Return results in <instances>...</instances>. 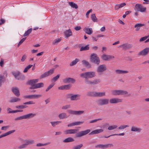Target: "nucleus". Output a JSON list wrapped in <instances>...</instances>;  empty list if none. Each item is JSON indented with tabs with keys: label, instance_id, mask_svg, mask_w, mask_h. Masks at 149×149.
Returning a JSON list of instances; mask_svg holds the SVG:
<instances>
[{
	"label": "nucleus",
	"instance_id": "nucleus-54",
	"mask_svg": "<svg viewBox=\"0 0 149 149\" xmlns=\"http://www.w3.org/2000/svg\"><path fill=\"white\" fill-rule=\"evenodd\" d=\"M54 84L52 83L47 88L45 91L46 92H47L49 89L52 88L54 85Z\"/></svg>",
	"mask_w": 149,
	"mask_h": 149
},
{
	"label": "nucleus",
	"instance_id": "nucleus-5",
	"mask_svg": "<svg viewBox=\"0 0 149 149\" xmlns=\"http://www.w3.org/2000/svg\"><path fill=\"white\" fill-rule=\"evenodd\" d=\"M12 74L16 79L19 80H24L25 79V76L21 74V73L19 71H14L12 72Z\"/></svg>",
	"mask_w": 149,
	"mask_h": 149
},
{
	"label": "nucleus",
	"instance_id": "nucleus-41",
	"mask_svg": "<svg viewBox=\"0 0 149 149\" xmlns=\"http://www.w3.org/2000/svg\"><path fill=\"white\" fill-rule=\"evenodd\" d=\"M32 29L30 28L23 35V36L25 37L29 35L32 31Z\"/></svg>",
	"mask_w": 149,
	"mask_h": 149
},
{
	"label": "nucleus",
	"instance_id": "nucleus-27",
	"mask_svg": "<svg viewBox=\"0 0 149 149\" xmlns=\"http://www.w3.org/2000/svg\"><path fill=\"white\" fill-rule=\"evenodd\" d=\"M84 31L85 33L88 35H90L93 33V30L91 28H85L84 29Z\"/></svg>",
	"mask_w": 149,
	"mask_h": 149
},
{
	"label": "nucleus",
	"instance_id": "nucleus-45",
	"mask_svg": "<svg viewBox=\"0 0 149 149\" xmlns=\"http://www.w3.org/2000/svg\"><path fill=\"white\" fill-rule=\"evenodd\" d=\"M50 144V143H38L36 145V146L37 147H40L42 146H46Z\"/></svg>",
	"mask_w": 149,
	"mask_h": 149
},
{
	"label": "nucleus",
	"instance_id": "nucleus-25",
	"mask_svg": "<svg viewBox=\"0 0 149 149\" xmlns=\"http://www.w3.org/2000/svg\"><path fill=\"white\" fill-rule=\"evenodd\" d=\"M15 130H12L9 131L8 132H6V133L2 134L1 135H0V139L3 137L7 136L11 134V133L14 132H15Z\"/></svg>",
	"mask_w": 149,
	"mask_h": 149
},
{
	"label": "nucleus",
	"instance_id": "nucleus-38",
	"mask_svg": "<svg viewBox=\"0 0 149 149\" xmlns=\"http://www.w3.org/2000/svg\"><path fill=\"white\" fill-rule=\"evenodd\" d=\"M44 86V84L43 83L41 82L37 83L36 84L35 86L36 89L40 88Z\"/></svg>",
	"mask_w": 149,
	"mask_h": 149
},
{
	"label": "nucleus",
	"instance_id": "nucleus-51",
	"mask_svg": "<svg viewBox=\"0 0 149 149\" xmlns=\"http://www.w3.org/2000/svg\"><path fill=\"white\" fill-rule=\"evenodd\" d=\"M71 106L70 105L68 104L63 106L62 107V109L66 110L70 108Z\"/></svg>",
	"mask_w": 149,
	"mask_h": 149
},
{
	"label": "nucleus",
	"instance_id": "nucleus-58",
	"mask_svg": "<svg viewBox=\"0 0 149 149\" xmlns=\"http://www.w3.org/2000/svg\"><path fill=\"white\" fill-rule=\"evenodd\" d=\"M102 59L104 61L107 60V55L105 54L103 55L102 56Z\"/></svg>",
	"mask_w": 149,
	"mask_h": 149
},
{
	"label": "nucleus",
	"instance_id": "nucleus-55",
	"mask_svg": "<svg viewBox=\"0 0 149 149\" xmlns=\"http://www.w3.org/2000/svg\"><path fill=\"white\" fill-rule=\"evenodd\" d=\"M129 126L127 125H121L118 128L119 130H121L123 129H124L126 127H128Z\"/></svg>",
	"mask_w": 149,
	"mask_h": 149
},
{
	"label": "nucleus",
	"instance_id": "nucleus-16",
	"mask_svg": "<svg viewBox=\"0 0 149 149\" xmlns=\"http://www.w3.org/2000/svg\"><path fill=\"white\" fill-rule=\"evenodd\" d=\"M80 95L79 94H73L71 98V100L77 101L80 99Z\"/></svg>",
	"mask_w": 149,
	"mask_h": 149
},
{
	"label": "nucleus",
	"instance_id": "nucleus-57",
	"mask_svg": "<svg viewBox=\"0 0 149 149\" xmlns=\"http://www.w3.org/2000/svg\"><path fill=\"white\" fill-rule=\"evenodd\" d=\"M83 146L82 144H80L74 147L73 149H80Z\"/></svg>",
	"mask_w": 149,
	"mask_h": 149
},
{
	"label": "nucleus",
	"instance_id": "nucleus-36",
	"mask_svg": "<svg viewBox=\"0 0 149 149\" xmlns=\"http://www.w3.org/2000/svg\"><path fill=\"white\" fill-rule=\"evenodd\" d=\"M79 61V59L76 58L75 59L73 60L71 63L70 64V65L71 66H73L75 65Z\"/></svg>",
	"mask_w": 149,
	"mask_h": 149
},
{
	"label": "nucleus",
	"instance_id": "nucleus-40",
	"mask_svg": "<svg viewBox=\"0 0 149 149\" xmlns=\"http://www.w3.org/2000/svg\"><path fill=\"white\" fill-rule=\"evenodd\" d=\"M91 18L92 21L94 22H97V20L95 14H92L91 16Z\"/></svg>",
	"mask_w": 149,
	"mask_h": 149
},
{
	"label": "nucleus",
	"instance_id": "nucleus-34",
	"mask_svg": "<svg viewBox=\"0 0 149 149\" xmlns=\"http://www.w3.org/2000/svg\"><path fill=\"white\" fill-rule=\"evenodd\" d=\"M68 3L73 8H75V9H77L78 8V6L77 4L74 3L73 2H68Z\"/></svg>",
	"mask_w": 149,
	"mask_h": 149
},
{
	"label": "nucleus",
	"instance_id": "nucleus-39",
	"mask_svg": "<svg viewBox=\"0 0 149 149\" xmlns=\"http://www.w3.org/2000/svg\"><path fill=\"white\" fill-rule=\"evenodd\" d=\"M100 81L99 79H97L93 81H91V85H94L97 84L98 83H100Z\"/></svg>",
	"mask_w": 149,
	"mask_h": 149
},
{
	"label": "nucleus",
	"instance_id": "nucleus-53",
	"mask_svg": "<svg viewBox=\"0 0 149 149\" xmlns=\"http://www.w3.org/2000/svg\"><path fill=\"white\" fill-rule=\"evenodd\" d=\"M84 121H79L73 122L74 126L78 125L81 124L83 123Z\"/></svg>",
	"mask_w": 149,
	"mask_h": 149
},
{
	"label": "nucleus",
	"instance_id": "nucleus-42",
	"mask_svg": "<svg viewBox=\"0 0 149 149\" xmlns=\"http://www.w3.org/2000/svg\"><path fill=\"white\" fill-rule=\"evenodd\" d=\"M124 135L125 133H123L118 134H111L107 136H104L103 137L105 138H108V137L113 136H124Z\"/></svg>",
	"mask_w": 149,
	"mask_h": 149
},
{
	"label": "nucleus",
	"instance_id": "nucleus-52",
	"mask_svg": "<svg viewBox=\"0 0 149 149\" xmlns=\"http://www.w3.org/2000/svg\"><path fill=\"white\" fill-rule=\"evenodd\" d=\"M113 145L112 144H107L104 145V149H105L109 147H113Z\"/></svg>",
	"mask_w": 149,
	"mask_h": 149
},
{
	"label": "nucleus",
	"instance_id": "nucleus-23",
	"mask_svg": "<svg viewBox=\"0 0 149 149\" xmlns=\"http://www.w3.org/2000/svg\"><path fill=\"white\" fill-rule=\"evenodd\" d=\"M142 130L141 129L137 127L134 126H132L131 129V131L134 132H140Z\"/></svg>",
	"mask_w": 149,
	"mask_h": 149
},
{
	"label": "nucleus",
	"instance_id": "nucleus-28",
	"mask_svg": "<svg viewBox=\"0 0 149 149\" xmlns=\"http://www.w3.org/2000/svg\"><path fill=\"white\" fill-rule=\"evenodd\" d=\"M144 24L137 23L135 24L134 26V28H136L135 30L136 31L139 30L140 27L141 26H144Z\"/></svg>",
	"mask_w": 149,
	"mask_h": 149
},
{
	"label": "nucleus",
	"instance_id": "nucleus-14",
	"mask_svg": "<svg viewBox=\"0 0 149 149\" xmlns=\"http://www.w3.org/2000/svg\"><path fill=\"white\" fill-rule=\"evenodd\" d=\"M149 52V48L146 47L142 51L140 52L138 54V55L142 56H146L148 54Z\"/></svg>",
	"mask_w": 149,
	"mask_h": 149
},
{
	"label": "nucleus",
	"instance_id": "nucleus-32",
	"mask_svg": "<svg viewBox=\"0 0 149 149\" xmlns=\"http://www.w3.org/2000/svg\"><path fill=\"white\" fill-rule=\"evenodd\" d=\"M96 97H101L104 96L106 95L105 93V92H96Z\"/></svg>",
	"mask_w": 149,
	"mask_h": 149
},
{
	"label": "nucleus",
	"instance_id": "nucleus-49",
	"mask_svg": "<svg viewBox=\"0 0 149 149\" xmlns=\"http://www.w3.org/2000/svg\"><path fill=\"white\" fill-rule=\"evenodd\" d=\"M33 66L32 65H30L26 67L24 70V72H27L28 70L31 68Z\"/></svg>",
	"mask_w": 149,
	"mask_h": 149
},
{
	"label": "nucleus",
	"instance_id": "nucleus-24",
	"mask_svg": "<svg viewBox=\"0 0 149 149\" xmlns=\"http://www.w3.org/2000/svg\"><path fill=\"white\" fill-rule=\"evenodd\" d=\"M24 142L25 143V144L26 146L29 145L33 144L35 143L34 140L30 139L24 140Z\"/></svg>",
	"mask_w": 149,
	"mask_h": 149
},
{
	"label": "nucleus",
	"instance_id": "nucleus-17",
	"mask_svg": "<svg viewBox=\"0 0 149 149\" xmlns=\"http://www.w3.org/2000/svg\"><path fill=\"white\" fill-rule=\"evenodd\" d=\"M82 64L87 68L90 69L92 68V65L88 61L85 60H83L82 61Z\"/></svg>",
	"mask_w": 149,
	"mask_h": 149
},
{
	"label": "nucleus",
	"instance_id": "nucleus-18",
	"mask_svg": "<svg viewBox=\"0 0 149 149\" xmlns=\"http://www.w3.org/2000/svg\"><path fill=\"white\" fill-rule=\"evenodd\" d=\"M12 91L13 93L16 96L18 97L20 95V93H19V91L17 88H12Z\"/></svg>",
	"mask_w": 149,
	"mask_h": 149
},
{
	"label": "nucleus",
	"instance_id": "nucleus-29",
	"mask_svg": "<svg viewBox=\"0 0 149 149\" xmlns=\"http://www.w3.org/2000/svg\"><path fill=\"white\" fill-rule=\"evenodd\" d=\"M115 71L117 73L119 74H125L129 72V71L127 70H124L119 69L116 70Z\"/></svg>",
	"mask_w": 149,
	"mask_h": 149
},
{
	"label": "nucleus",
	"instance_id": "nucleus-59",
	"mask_svg": "<svg viewBox=\"0 0 149 149\" xmlns=\"http://www.w3.org/2000/svg\"><path fill=\"white\" fill-rule=\"evenodd\" d=\"M85 82L86 84L88 85H91V81L88 80V79H85Z\"/></svg>",
	"mask_w": 149,
	"mask_h": 149
},
{
	"label": "nucleus",
	"instance_id": "nucleus-31",
	"mask_svg": "<svg viewBox=\"0 0 149 149\" xmlns=\"http://www.w3.org/2000/svg\"><path fill=\"white\" fill-rule=\"evenodd\" d=\"M112 94L115 95H120V90H114L111 91Z\"/></svg>",
	"mask_w": 149,
	"mask_h": 149
},
{
	"label": "nucleus",
	"instance_id": "nucleus-4",
	"mask_svg": "<svg viewBox=\"0 0 149 149\" xmlns=\"http://www.w3.org/2000/svg\"><path fill=\"white\" fill-rule=\"evenodd\" d=\"M35 113H29L22 116H21L15 119V120H20L23 119H29V118H33L36 116Z\"/></svg>",
	"mask_w": 149,
	"mask_h": 149
},
{
	"label": "nucleus",
	"instance_id": "nucleus-62",
	"mask_svg": "<svg viewBox=\"0 0 149 149\" xmlns=\"http://www.w3.org/2000/svg\"><path fill=\"white\" fill-rule=\"evenodd\" d=\"M148 38V36H145L144 37H143L141 38L140 40L139 41L142 42Z\"/></svg>",
	"mask_w": 149,
	"mask_h": 149
},
{
	"label": "nucleus",
	"instance_id": "nucleus-46",
	"mask_svg": "<svg viewBox=\"0 0 149 149\" xmlns=\"http://www.w3.org/2000/svg\"><path fill=\"white\" fill-rule=\"evenodd\" d=\"M61 40V38H58L55 39L54 41L52 43L53 45H55L57 44L58 42H59Z\"/></svg>",
	"mask_w": 149,
	"mask_h": 149
},
{
	"label": "nucleus",
	"instance_id": "nucleus-35",
	"mask_svg": "<svg viewBox=\"0 0 149 149\" xmlns=\"http://www.w3.org/2000/svg\"><path fill=\"white\" fill-rule=\"evenodd\" d=\"M89 45L88 44L85 47L82 46L81 47L80 49V51H82L89 50Z\"/></svg>",
	"mask_w": 149,
	"mask_h": 149
},
{
	"label": "nucleus",
	"instance_id": "nucleus-30",
	"mask_svg": "<svg viewBox=\"0 0 149 149\" xmlns=\"http://www.w3.org/2000/svg\"><path fill=\"white\" fill-rule=\"evenodd\" d=\"M74 141V139L73 138L71 137H69L63 140V142L64 143H68L73 142Z\"/></svg>",
	"mask_w": 149,
	"mask_h": 149
},
{
	"label": "nucleus",
	"instance_id": "nucleus-2",
	"mask_svg": "<svg viewBox=\"0 0 149 149\" xmlns=\"http://www.w3.org/2000/svg\"><path fill=\"white\" fill-rule=\"evenodd\" d=\"M81 77L85 79H88L95 77L96 76L95 73L94 71L87 72L81 74Z\"/></svg>",
	"mask_w": 149,
	"mask_h": 149
},
{
	"label": "nucleus",
	"instance_id": "nucleus-56",
	"mask_svg": "<svg viewBox=\"0 0 149 149\" xmlns=\"http://www.w3.org/2000/svg\"><path fill=\"white\" fill-rule=\"evenodd\" d=\"M120 95H125L128 94V92L126 91L120 90Z\"/></svg>",
	"mask_w": 149,
	"mask_h": 149
},
{
	"label": "nucleus",
	"instance_id": "nucleus-43",
	"mask_svg": "<svg viewBox=\"0 0 149 149\" xmlns=\"http://www.w3.org/2000/svg\"><path fill=\"white\" fill-rule=\"evenodd\" d=\"M60 76V74L57 75L56 76L54 77L52 79V81L55 82L59 78Z\"/></svg>",
	"mask_w": 149,
	"mask_h": 149
},
{
	"label": "nucleus",
	"instance_id": "nucleus-26",
	"mask_svg": "<svg viewBox=\"0 0 149 149\" xmlns=\"http://www.w3.org/2000/svg\"><path fill=\"white\" fill-rule=\"evenodd\" d=\"M96 92L89 91L87 93V95L91 97H96Z\"/></svg>",
	"mask_w": 149,
	"mask_h": 149
},
{
	"label": "nucleus",
	"instance_id": "nucleus-61",
	"mask_svg": "<svg viewBox=\"0 0 149 149\" xmlns=\"http://www.w3.org/2000/svg\"><path fill=\"white\" fill-rule=\"evenodd\" d=\"M35 104V103H34L32 101H30L28 102H26L23 103V104L24 105H27V104Z\"/></svg>",
	"mask_w": 149,
	"mask_h": 149
},
{
	"label": "nucleus",
	"instance_id": "nucleus-44",
	"mask_svg": "<svg viewBox=\"0 0 149 149\" xmlns=\"http://www.w3.org/2000/svg\"><path fill=\"white\" fill-rule=\"evenodd\" d=\"M117 127V126L116 125L110 126L108 128V129L109 130H111L115 129Z\"/></svg>",
	"mask_w": 149,
	"mask_h": 149
},
{
	"label": "nucleus",
	"instance_id": "nucleus-20",
	"mask_svg": "<svg viewBox=\"0 0 149 149\" xmlns=\"http://www.w3.org/2000/svg\"><path fill=\"white\" fill-rule=\"evenodd\" d=\"M71 88V85L70 84L64 85L58 87V89L59 90H69Z\"/></svg>",
	"mask_w": 149,
	"mask_h": 149
},
{
	"label": "nucleus",
	"instance_id": "nucleus-8",
	"mask_svg": "<svg viewBox=\"0 0 149 149\" xmlns=\"http://www.w3.org/2000/svg\"><path fill=\"white\" fill-rule=\"evenodd\" d=\"M107 69L106 65L104 64L100 65H99L97 69V72L99 73H102Z\"/></svg>",
	"mask_w": 149,
	"mask_h": 149
},
{
	"label": "nucleus",
	"instance_id": "nucleus-63",
	"mask_svg": "<svg viewBox=\"0 0 149 149\" xmlns=\"http://www.w3.org/2000/svg\"><path fill=\"white\" fill-rule=\"evenodd\" d=\"M26 145L25 144H22V145H20L19 146L18 148L19 149H21L22 148H25L26 147Z\"/></svg>",
	"mask_w": 149,
	"mask_h": 149
},
{
	"label": "nucleus",
	"instance_id": "nucleus-15",
	"mask_svg": "<svg viewBox=\"0 0 149 149\" xmlns=\"http://www.w3.org/2000/svg\"><path fill=\"white\" fill-rule=\"evenodd\" d=\"M135 7L137 11L141 12H144L146 9V8H143L142 5L138 4H136Z\"/></svg>",
	"mask_w": 149,
	"mask_h": 149
},
{
	"label": "nucleus",
	"instance_id": "nucleus-64",
	"mask_svg": "<svg viewBox=\"0 0 149 149\" xmlns=\"http://www.w3.org/2000/svg\"><path fill=\"white\" fill-rule=\"evenodd\" d=\"M9 126H3L1 127V129L2 130L6 131L8 128Z\"/></svg>",
	"mask_w": 149,
	"mask_h": 149
},
{
	"label": "nucleus",
	"instance_id": "nucleus-60",
	"mask_svg": "<svg viewBox=\"0 0 149 149\" xmlns=\"http://www.w3.org/2000/svg\"><path fill=\"white\" fill-rule=\"evenodd\" d=\"M26 38H23L19 42L17 47H19V46L24 41Z\"/></svg>",
	"mask_w": 149,
	"mask_h": 149
},
{
	"label": "nucleus",
	"instance_id": "nucleus-11",
	"mask_svg": "<svg viewBox=\"0 0 149 149\" xmlns=\"http://www.w3.org/2000/svg\"><path fill=\"white\" fill-rule=\"evenodd\" d=\"M68 112L72 114L79 115L83 113L84 111H76L69 110H68Z\"/></svg>",
	"mask_w": 149,
	"mask_h": 149
},
{
	"label": "nucleus",
	"instance_id": "nucleus-19",
	"mask_svg": "<svg viewBox=\"0 0 149 149\" xmlns=\"http://www.w3.org/2000/svg\"><path fill=\"white\" fill-rule=\"evenodd\" d=\"M38 79H33L28 81L27 82V84L31 86H33L36 85V83L38 82Z\"/></svg>",
	"mask_w": 149,
	"mask_h": 149
},
{
	"label": "nucleus",
	"instance_id": "nucleus-7",
	"mask_svg": "<svg viewBox=\"0 0 149 149\" xmlns=\"http://www.w3.org/2000/svg\"><path fill=\"white\" fill-rule=\"evenodd\" d=\"M54 68H53L50 69L48 71L44 72L40 76V79H42L51 75L54 72Z\"/></svg>",
	"mask_w": 149,
	"mask_h": 149
},
{
	"label": "nucleus",
	"instance_id": "nucleus-9",
	"mask_svg": "<svg viewBox=\"0 0 149 149\" xmlns=\"http://www.w3.org/2000/svg\"><path fill=\"white\" fill-rule=\"evenodd\" d=\"M123 100L117 98H113L109 100V102L111 104H116L122 102Z\"/></svg>",
	"mask_w": 149,
	"mask_h": 149
},
{
	"label": "nucleus",
	"instance_id": "nucleus-10",
	"mask_svg": "<svg viewBox=\"0 0 149 149\" xmlns=\"http://www.w3.org/2000/svg\"><path fill=\"white\" fill-rule=\"evenodd\" d=\"M42 96L41 95H25L24 98L25 99H37Z\"/></svg>",
	"mask_w": 149,
	"mask_h": 149
},
{
	"label": "nucleus",
	"instance_id": "nucleus-47",
	"mask_svg": "<svg viewBox=\"0 0 149 149\" xmlns=\"http://www.w3.org/2000/svg\"><path fill=\"white\" fill-rule=\"evenodd\" d=\"M61 121H54V122H51L50 123H51L52 125L54 127H55L56 125H58L59 124V123H61Z\"/></svg>",
	"mask_w": 149,
	"mask_h": 149
},
{
	"label": "nucleus",
	"instance_id": "nucleus-12",
	"mask_svg": "<svg viewBox=\"0 0 149 149\" xmlns=\"http://www.w3.org/2000/svg\"><path fill=\"white\" fill-rule=\"evenodd\" d=\"M119 47L122 48L123 49L126 50L132 48V45L131 44L127 43L120 45Z\"/></svg>",
	"mask_w": 149,
	"mask_h": 149
},
{
	"label": "nucleus",
	"instance_id": "nucleus-37",
	"mask_svg": "<svg viewBox=\"0 0 149 149\" xmlns=\"http://www.w3.org/2000/svg\"><path fill=\"white\" fill-rule=\"evenodd\" d=\"M20 100V99L19 98L17 97H13L10 101V102L12 103L14 102L19 101Z\"/></svg>",
	"mask_w": 149,
	"mask_h": 149
},
{
	"label": "nucleus",
	"instance_id": "nucleus-48",
	"mask_svg": "<svg viewBox=\"0 0 149 149\" xmlns=\"http://www.w3.org/2000/svg\"><path fill=\"white\" fill-rule=\"evenodd\" d=\"M28 106L26 105H17L16 106V108L17 109H23L27 108Z\"/></svg>",
	"mask_w": 149,
	"mask_h": 149
},
{
	"label": "nucleus",
	"instance_id": "nucleus-3",
	"mask_svg": "<svg viewBox=\"0 0 149 149\" xmlns=\"http://www.w3.org/2000/svg\"><path fill=\"white\" fill-rule=\"evenodd\" d=\"M90 60L91 62L94 63L97 65H99L100 64V58L96 54L92 53L91 54L90 56Z\"/></svg>",
	"mask_w": 149,
	"mask_h": 149
},
{
	"label": "nucleus",
	"instance_id": "nucleus-13",
	"mask_svg": "<svg viewBox=\"0 0 149 149\" xmlns=\"http://www.w3.org/2000/svg\"><path fill=\"white\" fill-rule=\"evenodd\" d=\"M75 80L74 79L70 77L65 78L63 80V82L65 84L69 83H73L75 82Z\"/></svg>",
	"mask_w": 149,
	"mask_h": 149
},
{
	"label": "nucleus",
	"instance_id": "nucleus-1",
	"mask_svg": "<svg viewBox=\"0 0 149 149\" xmlns=\"http://www.w3.org/2000/svg\"><path fill=\"white\" fill-rule=\"evenodd\" d=\"M78 130V129L68 130H65L64 133L65 134H76V136L77 137H80L89 133L91 131L90 129H88L77 133Z\"/></svg>",
	"mask_w": 149,
	"mask_h": 149
},
{
	"label": "nucleus",
	"instance_id": "nucleus-22",
	"mask_svg": "<svg viewBox=\"0 0 149 149\" xmlns=\"http://www.w3.org/2000/svg\"><path fill=\"white\" fill-rule=\"evenodd\" d=\"M65 36L66 38H68L72 35V33L70 29L66 30L64 32Z\"/></svg>",
	"mask_w": 149,
	"mask_h": 149
},
{
	"label": "nucleus",
	"instance_id": "nucleus-33",
	"mask_svg": "<svg viewBox=\"0 0 149 149\" xmlns=\"http://www.w3.org/2000/svg\"><path fill=\"white\" fill-rule=\"evenodd\" d=\"M59 118L61 119H63L67 118V114L65 113H63L58 115Z\"/></svg>",
	"mask_w": 149,
	"mask_h": 149
},
{
	"label": "nucleus",
	"instance_id": "nucleus-21",
	"mask_svg": "<svg viewBox=\"0 0 149 149\" xmlns=\"http://www.w3.org/2000/svg\"><path fill=\"white\" fill-rule=\"evenodd\" d=\"M103 131V130L102 129H99L95 130L92 131L89 134V135H93L102 132Z\"/></svg>",
	"mask_w": 149,
	"mask_h": 149
},
{
	"label": "nucleus",
	"instance_id": "nucleus-50",
	"mask_svg": "<svg viewBox=\"0 0 149 149\" xmlns=\"http://www.w3.org/2000/svg\"><path fill=\"white\" fill-rule=\"evenodd\" d=\"M4 76L0 75V87H1L2 85V83H3L4 81L3 80Z\"/></svg>",
	"mask_w": 149,
	"mask_h": 149
},
{
	"label": "nucleus",
	"instance_id": "nucleus-6",
	"mask_svg": "<svg viewBox=\"0 0 149 149\" xmlns=\"http://www.w3.org/2000/svg\"><path fill=\"white\" fill-rule=\"evenodd\" d=\"M96 102L100 106L106 105L109 103V100L107 98L101 99L97 100Z\"/></svg>",
	"mask_w": 149,
	"mask_h": 149
}]
</instances>
